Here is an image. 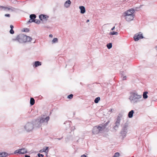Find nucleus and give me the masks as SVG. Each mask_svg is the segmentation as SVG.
<instances>
[{
  "mask_svg": "<svg viewBox=\"0 0 157 157\" xmlns=\"http://www.w3.org/2000/svg\"><path fill=\"white\" fill-rule=\"evenodd\" d=\"M27 36L23 34L17 36L15 40H17L19 42H27Z\"/></svg>",
  "mask_w": 157,
  "mask_h": 157,
  "instance_id": "f257e3e1",
  "label": "nucleus"
},
{
  "mask_svg": "<svg viewBox=\"0 0 157 157\" xmlns=\"http://www.w3.org/2000/svg\"><path fill=\"white\" fill-rule=\"evenodd\" d=\"M142 97L141 95H138L136 94L133 93L132 94L130 98L132 101H134L136 102L138 101V100Z\"/></svg>",
  "mask_w": 157,
  "mask_h": 157,
  "instance_id": "f03ea898",
  "label": "nucleus"
},
{
  "mask_svg": "<svg viewBox=\"0 0 157 157\" xmlns=\"http://www.w3.org/2000/svg\"><path fill=\"white\" fill-rule=\"evenodd\" d=\"M135 11L132 9L127 10L124 13V15L135 16Z\"/></svg>",
  "mask_w": 157,
  "mask_h": 157,
  "instance_id": "7ed1b4c3",
  "label": "nucleus"
},
{
  "mask_svg": "<svg viewBox=\"0 0 157 157\" xmlns=\"http://www.w3.org/2000/svg\"><path fill=\"white\" fill-rule=\"evenodd\" d=\"M102 127L99 126H96L94 128L93 130V132L94 134H97L100 131H102Z\"/></svg>",
  "mask_w": 157,
  "mask_h": 157,
  "instance_id": "20e7f679",
  "label": "nucleus"
},
{
  "mask_svg": "<svg viewBox=\"0 0 157 157\" xmlns=\"http://www.w3.org/2000/svg\"><path fill=\"white\" fill-rule=\"evenodd\" d=\"M25 128L27 131L30 132L33 129V125L31 123H28L25 125Z\"/></svg>",
  "mask_w": 157,
  "mask_h": 157,
  "instance_id": "39448f33",
  "label": "nucleus"
},
{
  "mask_svg": "<svg viewBox=\"0 0 157 157\" xmlns=\"http://www.w3.org/2000/svg\"><path fill=\"white\" fill-rule=\"evenodd\" d=\"M27 152V150L25 148H22L16 150L14 152V154L18 153L19 154H25Z\"/></svg>",
  "mask_w": 157,
  "mask_h": 157,
  "instance_id": "423d86ee",
  "label": "nucleus"
},
{
  "mask_svg": "<svg viewBox=\"0 0 157 157\" xmlns=\"http://www.w3.org/2000/svg\"><path fill=\"white\" fill-rule=\"evenodd\" d=\"M124 17L126 21H129L132 20L134 17L135 16H131V15H124Z\"/></svg>",
  "mask_w": 157,
  "mask_h": 157,
  "instance_id": "0eeeda50",
  "label": "nucleus"
},
{
  "mask_svg": "<svg viewBox=\"0 0 157 157\" xmlns=\"http://www.w3.org/2000/svg\"><path fill=\"white\" fill-rule=\"evenodd\" d=\"M36 17V15L34 14H32L30 15V19L28 21V23H31L33 22L35 19Z\"/></svg>",
  "mask_w": 157,
  "mask_h": 157,
  "instance_id": "6e6552de",
  "label": "nucleus"
},
{
  "mask_svg": "<svg viewBox=\"0 0 157 157\" xmlns=\"http://www.w3.org/2000/svg\"><path fill=\"white\" fill-rule=\"evenodd\" d=\"M143 38V37L142 36V35L141 34H138L137 35H136L134 37V39L136 41H138L140 39Z\"/></svg>",
  "mask_w": 157,
  "mask_h": 157,
  "instance_id": "1a4fd4ad",
  "label": "nucleus"
},
{
  "mask_svg": "<svg viewBox=\"0 0 157 157\" xmlns=\"http://www.w3.org/2000/svg\"><path fill=\"white\" fill-rule=\"evenodd\" d=\"M39 17L41 20L44 21L47 20L48 17L46 15L41 14L39 16Z\"/></svg>",
  "mask_w": 157,
  "mask_h": 157,
  "instance_id": "9d476101",
  "label": "nucleus"
},
{
  "mask_svg": "<svg viewBox=\"0 0 157 157\" xmlns=\"http://www.w3.org/2000/svg\"><path fill=\"white\" fill-rule=\"evenodd\" d=\"M71 2L70 0H68L66 1L64 3V6L66 8H68L69 7Z\"/></svg>",
  "mask_w": 157,
  "mask_h": 157,
  "instance_id": "9b49d317",
  "label": "nucleus"
},
{
  "mask_svg": "<svg viewBox=\"0 0 157 157\" xmlns=\"http://www.w3.org/2000/svg\"><path fill=\"white\" fill-rule=\"evenodd\" d=\"M79 8L80 10H81L80 13H81L83 14V13H84L85 12H86L84 6H79Z\"/></svg>",
  "mask_w": 157,
  "mask_h": 157,
  "instance_id": "f8f14e48",
  "label": "nucleus"
},
{
  "mask_svg": "<svg viewBox=\"0 0 157 157\" xmlns=\"http://www.w3.org/2000/svg\"><path fill=\"white\" fill-rule=\"evenodd\" d=\"M121 120V116H118L117 121L115 123V124L116 126H118L119 125Z\"/></svg>",
  "mask_w": 157,
  "mask_h": 157,
  "instance_id": "ddd939ff",
  "label": "nucleus"
},
{
  "mask_svg": "<svg viewBox=\"0 0 157 157\" xmlns=\"http://www.w3.org/2000/svg\"><path fill=\"white\" fill-rule=\"evenodd\" d=\"M6 8H7L6 9H5V11H7L8 10H11L12 11H14V10L15 9V8L11 7L10 6L9 7H6Z\"/></svg>",
  "mask_w": 157,
  "mask_h": 157,
  "instance_id": "4468645a",
  "label": "nucleus"
},
{
  "mask_svg": "<svg viewBox=\"0 0 157 157\" xmlns=\"http://www.w3.org/2000/svg\"><path fill=\"white\" fill-rule=\"evenodd\" d=\"M41 62L39 61H36L34 63V64L33 66L35 67H36L38 66L41 65Z\"/></svg>",
  "mask_w": 157,
  "mask_h": 157,
  "instance_id": "2eb2a0df",
  "label": "nucleus"
},
{
  "mask_svg": "<svg viewBox=\"0 0 157 157\" xmlns=\"http://www.w3.org/2000/svg\"><path fill=\"white\" fill-rule=\"evenodd\" d=\"M8 155V153L6 152L0 153V157H6Z\"/></svg>",
  "mask_w": 157,
  "mask_h": 157,
  "instance_id": "dca6fc26",
  "label": "nucleus"
},
{
  "mask_svg": "<svg viewBox=\"0 0 157 157\" xmlns=\"http://www.w3.org/2000/svg\"><path fill=\"white\" fill-rule=\"evenodd\" d=\"M134 113V111L132 110L130 111L128 114V117L129 118H132L133 116V115Z\"/></svg>",
  "mask_w": 157,
  "mask_h": 157,
  "instance_id": "f3484780",
  "label": "nucleus"
},
{
  "mask_svg": "<svg viewBox=\"0 0 157 157\" xmlns=\"http://www.w3.org/2000/svg\"><path fill=\"white\" fill-rule=\"evenodd\" d=\"M35 103V100L33 98H31L30 100V104L31 105H33Z\"/></svg>",
  "mask_w": 157,
  "mask_h": 157,
  "instance_id": "a211bd4d",
  "label": "nucleus"
},
{
  "mask_svg": "<svg viewBox=\"0 0 157 157\" xmlns=\"http://www.w3.org/2000/svg\"><path fill=\"white\" fill-rule=\"evenodd\" d=\"M147 92H144L143 94V97L144 98L146 99L147 98L148 96L147 95Z\"/></svg>",
  "mask_w": 157,
  "mask_h": 157,
  "instance_id": "6ab92c4d",
  "label": "nucleus"
},
{
  "mask_svg": "<svg viewBox=\"0 0 157 157\" xmlns=\"http://www.w3.org/2000/svg\"><path fill=\"white\" fill-rule=\"evenodd\" d=\"M6 6H0V10H5V9H6Z\"/></svg>",
  "mask_w": 157,
  "mask_h": 157,
  "instance_id": "aec40b11",
  "label": "nucleus"
},
{
  "mask_svg": "<svg viewBox=\"0 0 157 157\" xmlns=\"http://www.w3.org/2000/svg\"><path fill=\"white\" fill-rule=\"evenodd\" d=\"M100 98L99 97H98L96 98L94 100V102L96 103H98L99 101L100 100Z\"/></svg>",
  "mask_w": 157,
  "mask_h": 157,
  "instance_id": "412c9836",
  "label": "nucleus"
},
{
  "mask_svg": "<svg viewBox=\"0 0 157 157\" xmlns=\"http://www.w3.org/2000/svg\"><path fill=\"white\" fill-rule=\"evenodd\" d=\"M107 47L108 49L111 48L112 47V44L111 43L108 44L107 45Z\"/></svg>",
  "mask_w": 157,
  "mask_h": 157,
  "instance_id": "4be33fe9",
  "label": "nucleus"
},
{
  "mask_svg": "<svg viewBox=\"0 0 157 157\" xmlns=\"http://www.w3.org/2000/svg\"><path fill=\"white\" fill-rule=\"evenodd\" d=\"M120 153L118 152H117L115 153L113 157H119L120 156Z\"/></svg>",
  "mask_w": 157,
  "mask_h": 157,
  "instance_id": "5701e85b",
  "label": "nucleus"
},
{
  "mask_svg": "<svg viewBox=\"0 0 157 157\" xmlns=\"http://www.w3.org/2000/svg\"><path fill=\"white\" fill-rule=\"evenodd\" d=\"M33 22H34L38 24H39L40 22V20L37 19H35L33 21Z\"/></svg>",
  "mask_w": 157,
  "mask_h": 157,
  "instance_id": "b1692460",
  "label": "nucleus"
},
{
  "mask_svg": "<svg viewBox=\"0 0 157 157\" xmlns=\"http://www.w3.org/2000/svg\"><path fill=\"white\" fill-rule=\"evenodd\" d=\"M58 41V39L57 38H54L52 40V42L53 43L57 42Z\"/></svg>",
  "mask_w": 157,
  "mask_h": 157,
  "instance_id": "393cba45",
  "label": "nucleus"
},
{
  "mask_svg": "<svg viewBox=\"0 0 157 157\" xmlns=\"http://www.w3.org/2000/svg\"><path fill=\"white\" fill-rule=\"evenodd\" d=\"M73 96V95L72 94H71L67 96V98L68 99H71L72 98Z\"/></svg>",
  "mask_w": 157,
  "mask_h": 157,
  "instance_id": "a878e982",
  "label": "nucleus"
},
{
  "mask_svg": "<svg viewBox=\"0 0 157 157\" xmlns=\"http://www.w3.org/2000/svg\"><path fill=\"white\" fill-rule=\"evenodd\" d=\"M109 34L111 35H117L118 33L117 32H113L110 33Z\"/></svg>",
  "mask_w": 157,
  "mask_h": 157,
  "instance_id": "bb28decb",
  "label": "nucleus"
},
{
  "mask_svg": "<svg viewBox=\"0 0 157 157\" xmlns=\"http://www.w3.org/2000/svg\"><path fill=\"white\" fill-rule=\"evenodd\" d=\"M26 39L27 42L30 41L32 40V38L29 36H27V38Z\"/></svg>",
  "mask_w": 157,
  "mask_h": 157,
  "instance_id": "cd10ccee",
  "label": "nucleus"
},
{
  "mask_svg": "<svg viewBox=\"0 0 157 157\" xmlns=\"http://www.w3.org/2000/svg\"><path fill=\"white\" fill-rule=\"evenodd\" d=\"M45 120V121H46L47 122L49 120V117H47L45 118L44 119Z\"/></svg>",
  "mask_w": 157,
  "mask_h": 157,
  "instance_id": "c85d7f7f",
  "label": "nucleus"
},
{
  "mask_svg": "<svg viewBox=\"0 0 157 157\" xmlns=\"http://www.w3.org/2000/svg\"><path fill=\"white\" fill-rule=\"evenodd\" d=\"M10 33L11 34H13L14 33V31L13 30V29H11V30H10Z\"/></svg>",
  "mask_w": 157,
  "mask_h": 157,
  "instance_id": "c756f323",
  "label": "nucleus"
},
{
  "mask_svg": "<svg viewBox=\"0 0 157 157\" xmlns=\"http://www.w3.org/2000/svg\"><path fill=\"white\" fill-rule=\"evenodd\" d=\"M45 121L44 119V118H42L40 120V122L41 123L44 122Z\"/></svg>",
  "mask_w": 157,
  "mask_h": 157,
  "instance_id": "7c9ffc66",
  "label": "nucleus"
},
{
  "mask_svg": "<svg viewBox=\"0 0 157 157\" xmlns=\"http://www.w3.org/2000/svg\"><path fill=\"white\" fill-rule=\"evenodd\" d=\"M48 147H45V148H44L43 151H46L48 149Z\"/></svg>",
  "mask_w": 157,
  "mask_h": 157,
  "instance_id": "2f4dec72",
  "label": "nucleus"
},
{
  "mask_svg": "<svg viewBox=\"0 0 157 157\" xmlns=\"http://www.w3.org/2000/svg\"><path fill=\"white\" fill-rule=\"evenodd\" d=\"M38 155V156L39 157H40V156H42V157H43L44 156V155L42 154H40V153H38L37 155Z\"/></svg>",
  "mask_w": 157,
  "mask_h": 157,
  "instance_id": "473e14b6",
  "label": "nucleus"
},
{
  "mask_svg": "<svg viewBox=\"0 0 157 157\" xmlns=\"http://www.w3.org/2000/svg\"><path fill=\"white\" fill-rule=\"evenodd\" d=\"M5 16L6 17H10V14H5Z\"/></svg>",
  "mask_w": 157,
  "mask_h": 157,
  "instance_id": "72a5a7b5",
  "label": "nucleus"
},
{
  "mask_svg": "<svg viewBox=\"0 0 157 157\" xmlns=\"http://www.w3.org/2000/svg\"><path fill=\"white\" fill-rule=\"evenodd\" d=\"M10 27L11 28V29H13L14 28L13 25H10Z\"/></svg>",
  "mask_w": 157,
  "mask_h": 157,
  "instance_id": "f704fd0d",
  "label": "nucleus"
},
{
  "mask_svg": "<svg viewBox=\"0 0 157 157\" xmlns=\"http://www.w3.org/2000/svg\"><path fill=\"white\" fill-rule=\"evenodd\" d=\"M81 157H86L85 155H83L81 156Z\"/></svg>",
  "mask_w": 157,
  "mask_h": 157,
  "instance_id": "c9c22d12",
  "label": "nucleus"
},
{
  "mask_svg": "<svg viewBox=\"0 0 157 157\" xmlns=\"http://www.w3.org/2000/svg\"><path fill=\"white\" fill-rule=\"evenodd\" d=\"M25 157H30V156L28 155H25Z\"/></svg>",
  "mask_w": 157,
  "mask_h": 157,
  "instance_id": "e433bc0d",
  "label": "nucleus"
},
{
  "mask_svg": "<svg viewBox=\"0 0 157 157\" xmlns=\"http://www.w3.org/2000/svg\"><path fill=\"white\" fill-rule=\"evenodd\" d=\"M49 37H53V36L52 34L49 35Z\"/></svg>",
  "mask_w": 157,
  "mask_h": 157,
  "instance_id": "4c0bfd02",
  "label": "nucleus"
},
{
  "mask_svg": "<svg viewBox=\"0 0 157 157\" xmlns=\"http://www.w3.org/2000/svg\"><path fill=\"white\" fill-rule=\"evenodd\" d=\"M115 26H114L113 28H112V29H111V30H114V29H115Z\"/></svg>",
  "mask_w": 157,
  "mask_h": 157,
  "instance_id": "58836bf2",
  "label": "nucleus"
},
{
  "mask_svg": "<svg viewBox=\"0 0 157 157\" xmlns=\"http://www.w3.org/2000/svg\"><path fill=\"white\" fill-rule=\"evenodd\" d=\"M126 77H124L123 78V80H125L126 79Z\"/></svg>",
  "mask_w": 157,
  "mask_h": 157,
  "instance_id": "ea45409f",
  "label": "nucleus"
},
{
  "mask_svg": "<svg viewBox=\"0 0 157 157\" xmlns=\"http://www.w3.org/2000/svg\"><path fill=\"white\" fill-rule=\"evenodd\" d=\"M26 30H24V31L27 32H28V31H29L28 29H26Z\"/></svg>",
  "mask_w": 157,
  "mask_h": 157,
  "instance_id": "a19ab883",
  "label": "nucleus"
},
{
  "mask_svg": "<svg viewBox=\"0 0 157 157\" xmlns=\"http://www.w3.org/2000/svg\"><path fill=\"white\" fill-rule=\"evenodd\" d=\"M155 49H156V51H157V46L155 47Z\"/></svg>",
  "mask_w": 157,
  "mask_h": 157,
  "instance_id": "79ce46f5",
  "label": "nucleus"
},
{
  "mask_svg": "<svg viewBox=\"0 0 157 157\" xmlns=\"http://www.w3.org/2000/svg\"><path fill=\"white\" fill-rule=\"evenodd\" d=\"M89 20H88L86 21V22H89Z\"/></svg>",
  "mask_w": 157,
  "mask_h": 157,
  "instance_id": "37998d69",
  "label": "nucleus"
},
{
  "mask_svg": "<svg viewBox=\"0 0 157 157\" xmlns=\"http://www.w3.org/2000/svg\"><path fill=\"white\" fill-rule=\"evenodd\" d=\"M15 2H17V1L16 0H15Z\"/></svg>",
  "mask_w": 157,
  "mask_h": 157,
  "instance_id": "c03bdc74",
  "label": "nucleus"
},
{
  "mask_svg": "<svg viewBox=\"0 0 157 157\" xmlns=\"http://www.w3.org/2000/svg\"><path fill=\"white\" fill-rule=\"evenodd\" d=\"M59 140H60L61 139L59 138V139H58Z\"/></svg>",
  "mask_w": 157,
  "mask_h": 157,
  "instance_id": "a18cd8bd",
  "label": "nucleus"
}]
</instances>
